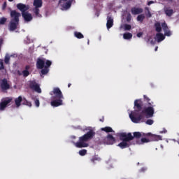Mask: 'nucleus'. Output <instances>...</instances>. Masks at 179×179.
<instances>
[{"label": "nucleus", "mask_w": 179, "mask_h": 179, "mask_svg": "<svg viewBox=\"0 0 179 179\" xmlns=\"http://www.w3.org/2000/svg\"><path fill=\"white\" fill-rule=\"evenodd\" d=\"M155 106H148L143 107L142 99H136L134 101V111L129 115V118L134 124H139L143 118H152L155 114Z\"/></svg>", "instance_id": "1"}, {"label": "nucleus", "mask_w": 179, "mask_h": 179, "mask_svg": "<svg viewBox=\"0 0 179 179\" xmlns=\"http://www.w3.org/2000/svg\"><path fill=\"white\" fill-rule=\"evenodd\" d=\"M120 141H122L117 146L120 148V149H127V148H129V146H132V145H136L138 141H134L136 139H139L142 137V134L139 131H135L133 133H127L122 132L118 134Z\"/></svg>", "instance_id": "2"}, {"label": "nucleus", "mask_w": 179, "mask_h": 179, "mask_svg": "<svg viewBox=\"0 0 179 179\" xmlns=\"http://www.w3.org/2000/svg\"><path fill=\"white\" fill-rule=\"evenodd\" d=\"M52 101L50 104L52 107H59L62 106V100H64V94L59 87L53 88V90L50 92Z\"/></svg>", "instance_id": "3"}, {"label": "nucleus", "mask_w": 179, "mask_h": 179, "mask_svg": "<svg viewBox=\"0 0 179 179\" xmlns=\"http://www.w3.org/2000/svg\"><path fill=\"white\" fill-rule=\"evenodd\" d=\"M95 135L96 132H94V130L90 129V131L87 132V134L79 137V141H78L77 143H74L75 146L80 149L82 148H87V146H89V144L86 142H89V141H90L91 139H93Z\"/></svg>", "instance_id": "4"}, {"label": "nucleus", "mask_w": 179, "mask_h": 179, "mask_svg": "<svg viewBox=\"0 0 179 179\" xmlns=\"http://www.w3.org/2000/svg\"><path fill=\"white\" fill-rule=\"evenodd\" d=\"M10 20L8 25L9 30L10 31H15V30H16L19 26V17L22 16V14L15 10H12L10 13Z\"/></svg>", "instance_id": "5"}, {"label": "nucleus", "mask_w": 179, "mask_h": 179, "mask_svg": "<svg viewBox=\"0 0 179 179\" xmlns=\"http://www.w3.org/2000/svg\"><path fill=\"white\" fill-rule=\"evenodd\" d=\"M52 65L50 60H45V59L38 58L36 61L37 69H41V75H47L50 72V67Z\"/></svg>", "instance_id": "6"}, {"label": "nucleus", "mask_w": 179, "mask_h": 179, "mask_svg": "<svg viewBox=\"0 0 179 179\" xmlns=\"http://www.w3.org/2000/svg\"><path fill=\"white\" fill-rule=\"evenodd\" d=\"M29 87L36 93H41V88H40V85L36 83V81H30Z\"/></svg>", "instance_id": "7"}, {"label": "nucleus", "mask_w": 179, "mask_h": 179, "mask_svg": "<svg viewBox=\"0 0 179 179\" xmlns=\"http://www.w3.org/2000/svg\"><path fill=\"white\" fill-rule=\"evenodd\" d=\"M103 143L106 145H114V143H115V138H114L111 134H108V136L103 139Z\"/></svg>", "instance_id": "8"}, {"label": "nucleus", "mask_w": 179, "mask_h": 179, "mask_svg": "<svg viewBox=\"0 0 179 179\" xmlns=\"http://www.w3.org/2000/svg\"><path fill=\"white\" fill-rule=\"evenodd\" d=\"M0 87L3 92H5V90H9V89H10V85L8 83V80H6V78L1 80Z\"/></svg>", "instance_id": "9"}, {"label": "nucleus", "mask_w": 179, "mask_h": 179, "mask_svg": "<svg viewBox=\"0 0 179 179\" xmlns=\"http://www.w3.org/2000/svg\"><path fill=\"white\" fill-rule=\"evenodd\" d=\"M145 136L150 138V142H157L162 141V136L159 135L152 134V133H148Z\"/></svg>", "instance_id": "10"}, {"label": "nucleus", "mask_w": 179, "mask_h": 179, "mask_svg": "<svg viewBox=\"0 0 179 179\" xmlns=\"http://www.w3.org/2000/svg\"><path fill=\"white\" fill-rule=\"evenodd\" d=\"M17 8L22 13H26L30 9V6L20 3L17 4Z\"/></svg>", "instance_id": "11"}, {"label": "nucleus", "mask_w": 179, "mask_h": 179, "mask_svg": "<svg viewBox=\"0 0 179 179\" xmlns=\"http://www.w3.org/2000/svg\"><path fill=\"white\" fill-rule=\"evenodd\" d=\"M12 103V98H6L1 103H0V110H5L8 104Z\"/></svg>", "instance_id": "12"}, {"label": "nucleus", "mask_w": 179, "mask_h": 179, "mask_svg": "<svg viewBox=\"0 0 179 179\" xmlns=\"http://www.w3.org/2000/svg\"><path fill=\"white\" fill-rule=\"evenodd\" d=\"M21 15L25 22H31L33 20V15L29 12L21 13Z\"/></svg>", "instance_id": "13"}, {"label": "nucleus", "mask_w": 179, "mask_h": 179, "mask_svg": "<svg viewBox=\"0 0 179 179\" xmlns=\"http://www.w3.org/2000/svg\"><path fill=\"white\" fill-rule=\"evenodd\" d=\"M162 27L164 31V36L170 37V36H171V31L169 30V27L167 26V24L166 22H163L162 24Z\"/></svg>", "instance_id": "14"}, {"label": "nucleus", "mask_w": 179, "mask_h": 179, "mask_svg": "<svg viewBox=\"0 0 179 179\" xmlns=\"http://www.w3.org/2000/svg\"><path fill=\"white\" fill-rule=\"evenodd\" d=\"M114 26V19L111 16L107 17V23H106V27L107 29H111Z\"/></svg>", "instance_id": "15"}, {"label": "nucleus", "mask_w": 179, "mask_h": 179, "mask_svg": "<svg viewBox=\"0 0 179 179\" xmlns=\"http://www.w3.org/2000/svg\"><path fill=\"white\" fill-rule=\"evenodd\" d=\"M131 12L132 15H141V13H143V9L141 8L133 7L131 9Z\"/></svg>", "instance_id": "16"}, {"label": "nucleus", "mask_w": 179, "mask_h": 179, "mask_svg": "<svg viewBox=\"0 0 179 179\" xmlns=\"http://www.w3.org/2000/svg\"><path fill=\"white\" fill-rule=\"evenodd\" d=\"M156 38L158 43H160L162 41H163V40H164V38H166V36L164 35H163V34L158 32L157 34H156Z\"/></svg>", "instance_id": "17"}, {"label": "nucleus", "mask_w": 179, "mask_h": 179, "mask_svg": "<svg viewBox=\"0 0 179 179\" xmlns=\"http://www.w3.org/2000/svg\"><path fill=\"white\" fill-rule=\"evenodd\" d=\"M164 12H165V15H166V16H169L170 17L171 16H173V13H174V10L171 9L169 7H166L164 8Z\"/></svg>", "instance_id": "18"}, {"label": "nucleus", "mask_w": 179, "mask_h": 179, "mask_svg": "<svg viewBox=\"0 0 179 179\" xmlns=\"http://www.w3.org/2000/svg\"><path fill=\"white\" fill-rule=\"evenodd\" d=\"M34 6L35 8H41L43 6V0H34Z\"/></svg>", "instance_id": "19"}, {"label": "nucleus", "mask_w": 179, "mask_h": 179, "mask_svg": "<svg viewBox=\"0 0 179 179\" xmlns=\"http://www.w3.org/2000/svg\"><path fill=\"white\" fill-rule=\"evenodd\" d=\"M22 100H23V98H22V96H20L15 99V103L16 107H20V106L22 103Z\"/></svg>", "instance_id": "20"}, {"label": "nucleus", "mask_w": 179, "mask_h": 179, "mask_svg": "<svg viewBox=\"0 0 179 179\" xmlns=\"http://www.w3.org/2000/svg\"><path fill=\"white\" fill-rule=\"evenodd\" d=\"M33 12L34 13V15H36V17H42L43 16L41 15V14H40V8H38V7H35L33 9Z\"/></svg>", "instance_id": "21"}, {"label": "nucleus", "mask_w": 179, "mask_h": 179, "mask_svg": "<svg viewBox=\"0 0 179 179\" xmlns=\"http://www.w3.org/2000/svg\"><path fill=\"white\" fill-rule=\"evenodd\" d=\"M155 31L160 33L162 31V24L159 22L155 23Z\"/></svg>", "instance_id": "22"}, {"label": "nucleus", "mask_w": 179, "mask_h": 179, "mask_svg": "<svg viewBox=\"0 0 179 179\" xmlns=\"http://www.w3.org/2000/svg\"><path fill=\"white\" fill-rule=\"evenodd\" d=\"M143 97H144V101H146L148 106H153V104H155V103H153V101H152V100L150 99V98L148 96L144 95Z\"/></svg>", "instance_id": "23"}, {"label": "nucleus", "mask_w": 179, "mask_h": 179, "mask_svg": "<svg viewBox=\"0 0 179 179\" xmlns=\"http://www.w3.org/2000/svg\"><path fill=\"white\" fill-rule=\"evenodd\" d=\"M123 38L124 40H131L132 38V34L127 32L123 34Z\"/></svg>", "instance_id": "24"}, {"label": "nucleus", "mask_w": 179, "mask_h": 179, "mask_svg": "<svg viewBox=\"0 0 179 179\" xmlns=\"http://www.w3.org/2000/svg\"><path fill=\"white\" fill-rule=\"evenodd\" d=\"M72 5V0H69L63 5L64 9H69Z\"/></svg>", "instance_id": "25"}, {"label": "nucleus", "mask_w": 179, "mask_h": 179, "mask_svg": "<svg viewBox=\"0 0 179 179\" xmlns=\"http://www.w3.org/2000/svg\"><path fill=\"white\" fill-rule=\"evenodd\" d=\"M22 104L23 106H27L28 107H31V102L27 101L25 98L22 99Z\"/></svg>", "instance_id": "26"}, {"label": "nucleus", "mask_w": 179, "mask_h": 179, "mask_svg": "<svg viewBox=\"0 0 179 179\" xmlns=\"http://www.w3.org/2000/svg\"><path fill=\"white\" fill-rule=\"evenodd\" d=\"M101 131H104V132H106L107 134L110 132H113V128L110 127H106L101 129Z\"/></svg>", "instance_id": "27"}, {"label": "nucleus", "mask_w": 179, "mask_h": 179, "mask_svg": "<svg viewBox=\"0 0 179 179\" xmlns=\"http://www.w3.org/2000/svg\"><path fill=\"white\" fill-rule=\"evenodd\" d=\"M74 36L75 37H76V38H79V39L83 38L85 37L83 34H82V33L78 32V31L74 32Z\"/></svg>", "instance_id": "28"}, {"label": "nucleus", "mask_w": 179, "mask_h": 179, "mask_svg": "<svg viewBox=\"0 0 179 179\" xmlns=\"http://www.w3.org/2000/svg\"><path fill=\"white\" fill-rule=\"evenodd\" d=\"M137 20H138V22H141V23H142V22H143V20H145V15L141 14V15H138Z\"/></svg>", "instance_id": "29"}, {"label": "nucleus", "mask_w": 179, "mask_h": 179, "mask_svg": "<svg viewBox=\"0 0 179 179\" xmlns=\"http://www.w3.org/2000/svg\"><path fill=\"white\" fill-rule=\"evenodd\" d=\"M7 20H8V18H6L5 17H2L1 18H0V26L5 24V23H6Z\"/></svg>", "instance_id": "30"}, {"label": "nucleus", "mask_w": 179, "mask_h": 179, "mask_svg": "<svg viewBox=\"0 0 179 179\" xmlns=\"http://www.w3.org/2000/svg\"><path fill=\"white\" fill-rule=\"evenodd\" d=\"M141 142V143H148L150 142V137L148 138H142Z\"/></svg>", "instance_id": "31"}, {"label": "nucleus", "mask_w": 179, "mask_h": 179, "mask_svg": "<svg viewBox=\"0 0 179 179\" xmlns=\"http://www.w3.org/2000/svg\"><path fill=\"white\" fill-rule=\"evenodd\" d=\"M131 19H132V15H131V13H127V17H126V20H127V22L128 23H129V22H131Z\"/></svg>", "instance_id": "32"}, {"label": "nucleus", "mask_w": 179, "mask_h": 179, "mask_svg": "<svg viewBox=\"0 0 179 179\" xmlns=\"http://www.w3.org/2000/svg\"><path fill=\"white\" fill-rule=\"evenodd\" d=\"M22 75H23L24 78H27V76H29V75H30V73L27 70H24V71H22Z\"/></svg>", "instance_id": "33"}, {"label": "nucleus", "mask_w": 179, "mask_h": 179, "mask_svg": "<svg viewBox=\"0 0 179 179\" xmlns=\"http://www.w3.org/2000/svg\"><path fill=\"white\" fill-rule=\"evenodd\" d=\"M87 154V150H81L79 151L80 156H85Z\"/></svg>", "instance_id": "34"}, {"label": "nucleus", "mask_w": 179, "mask_h": 179, "mask_svg": "<svg viewBox=\"0 0 179 179\" xmlns=\"http://www.w3.org/2000/svg\"><path fill=\"white\" fill-rule=\"evenodd\" d=\"M10 60V57L6 55L4 59V62L8 65L9 64V61Z\"/></svg>", "instance_id": "35"}, {"label": "nucleus", "mask_w": 179, "mask_h": 179, "mask_svg": "<svg viewBox=\"0 0 179 179\" xmlns=\"http://www.w3.org/2000/svg\"><path fill=\"white\" fill-rule=\"evenodd\" d=\"M92 163H95V162H96L97 160H100V158L94 156V157H92V159H90Z\"/></svg>", "instance_id": "36"}, {"label": "nucleus", "mask_w": 179, "mask_h": 179, "mask_svg": "<svg viewBox=\"0 0 179 179\" xmlns=\"http://www.w3.org/2000/svg\"><path fill=\"white\" fill-rule=\"evenodd\" d=\"M154 121L152 119H148L146 122L145 124H147V125H152Z\"/></svg>", "instance_id": "37"}, {"label": "nucleus", "mask_w": 179, "mask_h": 179, "mask_svg": "<svg viewBox=\"0 0 179 179\" xmlns=\"http://www.w3.org/2000/svg\"><path fill=\"white\" fill-rule=\"evenodd\" d=\"M132 29V27L131 24H124V30H131Z\"/></svg>", "instance_id": "38"}, {"label": "nucleus", "mask_w": 179, "mask_h": 179, "mask_svg": "<svg viewBox=\"0 0 179 179\" xmlns=\"http://www.w3.org/2000/svg\"><path fill=\"white\" fill-rule=\"evenodd\" d=\"M35 106L36 107H40V101L38 99L35 100Z\"/></svg>", "instance_id": "39"}, {"label": "nucleus", "mask_w": 179, "mask_h": 179, "mask_svg": "<svg viewBox=\"0 0 179 179\" xmlns=\"http://www.w3.org/2000/svg\"><path fill=\"white\" fill-rule=\"evenodd\" d=\"M0 68L1 69H5V66H3V61H0Z\"/></svg>", "instance_id": "40"}, {"label": "nucleus", "mask_w": 179, "mask_h": 179, "mask_svg": "<svg viewBox=\"0 0 179 179\" xmlns=\"http://www.w3.org/2000/svg\"><path fill=\"white\" fill-rule=\"evenodd\" d=\"M145 10H148V17H152V14L150 13V11L149 10V8L145 7Z\"/></svg>", "instance_id": "41"}, {"label": "nucleus", "mask_w": 179, "mask_h": 179, "mask_svg": "<svg viewBox=\"0 0 179 179\" xmlns=\"http://www.w3.org/2000/svg\"><path fill=\"white\" fill-rule=\"evenodd\" d=\"M2 44H3V38H0V51H1V48H2Z\"/></svg>", "instance_id": "42"}, {"label": "nucleus", "mask_w": 179, "mask_h": 179, "mask_svg": "<svg viewBox=\"0 0 179 179\" xmlns=\"http://www.w3.org/2000/svg\"><path fill=\"white\" fill-rule=\"evenodd\" d=\"M141 36H143V32H138L137 34H136V36L140 38Z\"/></svg>", "instance_id": "43"}, {"label": "nucleus", "mask_w": 179, "mask_h": 179, "mask_svg": "<svg viewBox=\"0 0 179 179\" xmlns=\"http://www.w3.org/2000/svg\"><path fill=\"white\" fill-rule=\"evenodd\" d=\"M2 9L3 10H5V9H6V2H4L3 6H2Z\"/></svg>", "instance_id": "44"}, {"label": "nucleus", "mask_w": 179, "mask_h": 179, "mask_svg": "<svg viewBox=\"0 0 179 179\" xmlns=\"http://www.w3.org/2000/svg\"><path fill=\"white\" fill-rule=\"evenodd\" d=\"M167 130L166 129H164L163 131H159V134H166Z\"/></svg>", "instance_id": "45"}, {"label": "nucleus", "mask_w": 179, "mask_h": 179, "mask_svg": "<svg viewBox=\"0 0 179 179\" xmlns=\"http://www.w3.org/2000/svg\"><path fill=\"white\" fill-rule=\"evenodd\" d=\"M152 3H155V1H148V6H150V5H152Z\"/></svg>", "instance_id": "46"}, {"label": "nucleus", "mask_w": 179, "mask_h": 179, "mask_svg": "<svg viewBox=\"0 0 179 179\" xmlns=\"http://www.w3.org/2000/svg\"><path fill=\"white\" fill-rule=\"evenodd\" d=\"M29 69H30V66L29 65H27L25 66V71H29Z\"/></svg>", "instance_id": "47"}, {"label": "nucleus", "mask_w": 179, "mask_h": 179, "mask_svg": "<svg viewBox=\"0 0 179 179\" xmlns=\"http://www.w3.org/2000/svg\"><path fill=\"white\" fill-rule=\"evenodd\" d=\"M101 122H104V117L99 120Z\"/></svg>", "instance_id": "48"}, {"label": "nucleus", "mask_w": 179, "mask_h": 179, "mask_svg": "<svg viewBox=\"0 0 179 179\" xmlns=\"http://www.w3.org/2000/svg\"><path fill=\"white\" fill-rule=\"evenodd\" d=\"M63 1L64 2H66V1H68V0H59V3H61V1Z\"/></svg>", "instance_id": "49"}, {"label": "nucleus", "mask_w": 179, "mask_h": 179, "mask_svg": "<svg viewBox=\"0 0 179 179\" xmlns=\"http://www.w3.org/2000/svg\"><path fill=\"white\" fill-rule=\"evenodd\" d=\"M145 170H146L145 168H142V169H141V171H145Z\"/></svg>", "instance_id": "50"}, {"label": "nucleus", "mask_w": 179, "mask_h": 179, "mask_svg": "<svg viewBox=\"0 0 179 179\" xmlns=\"http://www.w3.org/2000/svg\"><path fill=\"white\" fill-rule=\"evenodd\" d=\"M158 48H159V47H157V46L155 47V51H157Z\"/></svg>", "instance_id": "51"}, {"label": "nucleus", "mask_w": 179, "mask_h": 179, "mask_svg": "<svg viewBox=\"0 0 179 179\" xmlns=\"http://www.w3.org/2000/svg\"><path fill=\"white\" fill-rule=\"evenodd\" d=\"M71 83H69V84H68V87H71Z\"/></svg>", "instance_id": "52"}, {"label": "nucleus", "mask_w": 179, "mask_h": 179, "mask_svg": "<svg viewBox=\"0 0 179 179\" xmlns=\"http://www.w3.org/2000/svg\"><path fill=\"white\" fill-rule=\"evenodd\" d=\"M8 1H9V2H13V0H8Z\"/></svg>", "instance_id": "53"}, {"label": "nucleus", "mask_w": 179, "mask_h": 179, "mask_svg": "<svg viewBox=\"0 0 179 179\" xmlns=\"http://www.w3.org/2000/svg\"><path fill=\"white\" fill-rule=\"evenodd\" d=\"M90 43V41L88 40L87 44H89Z\"/></svg>", "instance_id": "54"}, {"label": "nucleus", "mask_w": 179, "mask_h": 179, "mask_svg": "<svg viewBox=\"0 0 179 179\" xmlns=\"http://www.w3.org/2000/svg\"><path fill=\"white\" fill-rule=\"evenodd\" d=\"M0 71H1V67H0Z\"/></svg>", "instance_id": "55"}, {"label": "nucleus", "mask_w": 179, "mask_h": 179, "mask_svg": "<svg viewBox=\"0 0 179 179\" xmlns=\"http://www.w3.org/2000/svg\"><path fill=\"white\" fill-rule=\"evenodd\" d=\"M178 156H179V154H178Z\"/></svg>", "instance_id": "56"}]
</instances>
